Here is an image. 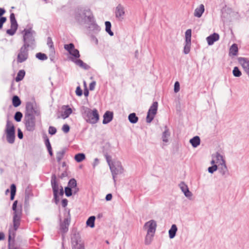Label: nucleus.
<instances>
[{"label": "nucleus", "mask_w": 249, "mask_h": 249, "mask_svg": "<svg viewBox=\"0 0 249 249\" xmlns=\"http://www.w3.org/2000/svg\"><path fill=\"white\" fill-rule=\"evenodd\" d=\"M48 132L49 134L51 135H53L56 133L57 129L55 127L50 126L49 127Z\"/></svg>", "instance_id": "obj_55"}, {"label": "nucleus", "mask_w": 249, "mask_h": 249, "mask_svg": "<svg viewBox=\"0 0 249 249\" xmlns=\"http://www.w3.org/2000/svg\"><path fill=\"white\" fill-rule=\"evenodd\" d=\"M10 20L11 24L18 25L14 13H12L10 14Z\"/></svg>", "instance_id": "obj_50"}, {"label": "nucleus", "mask_w": 249, "mask_h": 249, "mask_svg": "<svg viewBox=\"0 0 249 249\" xmlns=\"http://www.w3.org/2000/svg\"><path fill=\"white\" fill-rule=\"evenodd\" d=\"M43 137L44 140L45 145L48 151L49 154L51 156H52L53 155V152L49 139L48 138L46 134H44Z\"/></svg>", "instance_id": "obj_21"}, {"label": "nucleus", "mask_w": 249, "mask_h": 249, "mask_svg": "<svg viewBox=\"0 0 249 249\" xmlns=\"http://www.w3.org/2000/svg\"><path fill=\"white\" fill-rule=\"evenodd\" d=\"M190 142L194 148L197 147L200 143V139L199 136H196L190 140Z\"/></svg>", "instance_id": "obj_26"}, {"label": "nucleus", "mask_w": 249, "mask_h": 249, "mask_svg": "<svg viewBox=\"0 0 249 249\" xmlns=\"http://www.w3.org/2000/svg\"><path fill=\"white\" fill-rule=\"evenodd\" d=\"M113 118V113L112 111H107L103 115V124H107L110 122Z\"/></svg>", "instance_id": "obj_18"}, {"label": "nucleus", "mask_w": 249, "mask_h": 249, "mask_svg": "<svg viewBox=\"0 0 249 249\" xmlns=\"http://www.w3.org/2000/svg\"><path fill=\"white\" fill-rule=\"evenodd\" d=\"M124 8L121 4H119L116 8L115 16L117 18H119L120 20L124 19Z\"/></svg>", "instance_id": "obj_15"}, {"label": "nucleus", "mask_w": 249, "mask_h": 249, "mask_svg": "<svg viewBox=\"0 0 249 249\" xmlns=\"http://www.w3.org/2000/svg\"><path fill=\"white\" fill-rule=\"evenodd\" d=\"M109 167L113 176L114 181L115 182L116 176L118 174H122L123 172V168L120 162H116L114 164H111V165H110Z\"/></svg>", "instance_id": "obj_10"}, {"label": "nucleus", "mask_w": 249, "mask_h": 249, "mask_svg": "<svg viewBox=\"0 0 249 249\" xmlns=\"http://www.w3.org/2000/svg\"><path fill=\"white\" fill-rule=\"evenodd\" d=\"M96 85V82L95 81H92L89 84V89L90 90H93L95 89V86Z\"/></svg>", "instance_id": "obj_62"}, {"label": "nucleus", "mask_w": 249, "mask_h": 249, "mask_svg": "<svg viewBox=\"0 0 249 249\" xmlns=\"http://www.w3.org/2000/svg\"><path fill=\"white\" fill-rule=\"evenodd\" d=\"M21 102L19 97L17 95H14L12 98V104L15 107H18L21 105Z\"/></svg>", "instance_id": "obj_30"}, {"label": "nucleus", "mask_w": 249, "mask_h": 249, "mask_svg": "<svg viewBox=\"0 0 249 249\" xmlns=\"http://www.w3.org/2000/svg\"><path fill=\"white\" fill-rule=\"evenodd\" d=\"M105 26H106V31L110 36H113L114 35L113 32L111 31V23L109 21H107L105 22Z\"/></svg>", "instance_id": "obj_36"}, {"label": "nucleus", "mask_w": 249, "mask_h": 249, "mask_svg": "<svg viewBox=\"0 0 249 249\" xmlns=\"http://www.w3.org/2000/svg\"><path fill=\"white\" fill-rule=\"evenodd\" d=\"M5 133L7 142L10 144L14 143L15 140V127L13 123L9 120L6 122Z\"/></svg>", "instance_id": "obj_5"}, {"label": "nucleus", "mask_w": 249, "mask_h": 249, "mask_svg": "<svg viewBox=\"0 0 249 249\" xmlns=\"http://www.w3.org/2000/svg\"><path fill=\"white\" fill-rule=\"evenodd\" d=\"M23 35V45L22 46L27 48H32L35 45V39L34 35L36 32L32 29V27L28 29H24L22 32Z\"/></svg>", "instance_id": "obj_4"}, {"label": "nucleus", "mask_w": 249, "mask_h": 249, "mask_svg": "<svg viewBox=\"0 0 249 249\" xmlns=\"http://www.w3.org/2000/svg\"><path fill=\"white\" fill-rule=\"evenodd\" d=\"M191 35H192V30L191 29H188L185 32V41L187 42V43L188 42H191Z\"/></svg>", "instance_id": "obj_40"}, {"label": "nucleus", "mask_w": 249, "mask_h": 249, "mask_svg": "<svg viewBox=\"0 0 249 249\" xmlns=\"http://www.w3.org/2000/svg\"><path fill=\"white\" fill-rule=\"evenodd\" d=\"M47 45H48L49 49L54 48L53 43L51 37H48L47 38Z\"/></svg>", "instance_id": "obj_58"}, {"label": "nucleus", "mask_w": 249, "mask_h": 249, "mask_svg": "<svg viewBox=\"0 0 249 249\" xmlns=\"http://www.w3.org/2000/svg\"><path fill=\"white\" fill-rule=\"evenodd\" d=\"M238 51L237 45L235 43L233 44L230 47L229 50V54L232 55H236Z\"/></svg>", "instance_id": "obj_29"}, {"label": "nucleus", "mask_w": 249, "mask_h": 249, "mask_svg": "<svg viewBox=\"0 0 249 249\" xmlns=\"http://www.w3.org/2000/svg\"><path fill=\"white\" fill-rule=\"evenodd\" d=\"M71 60L72 61L74 62L76 65L79 66L80 67L82 68V69L85 70H88L90 69V66L87 64L86 63H84L81 59H75L74 58H72Z\"/></svg>", "instance_id": "obj_20"}, {"label": "nucleus", "mask_w": 249, "mask_h": 249, "mask_svg": "<svg viewBox=\"0 0 249 249\" xmlns=\"http://www.w3.org/2000/svg\"><path fill=\"white\" fill-rule=\"evenodd\" d=\"M23 122L26 129L29 132H33L36 129L35 115L24 114Z\"/></svg>", "instance_id": "obj_6"}, {"label": "nucleus", "mask_w": 249, "mask_h": 249, "mask_svg": "<svg viewBox=\"0 0 249 249\" xmlns=\"http://www.w3.org/2000/svg\"><path fill=\"white\" fill-rule=\"evenodd\" d=\"M65 194L66 196L70 197L73 194L72 189L68 186L65 187Z\"/></svg>", "instance_id": "obj_47"}, {"label": "nucleus", "mask_w": 249, "mask_h": 249, "mask_svg": "<svg viewBox=\"0 0 249 249\" xmlns=\"http://www.w3.org/2000/svg\"><path fill=\"white\" fill-rule=\"evenodd\" d=\"M64 48L69 53L74 49V45L73 43H71L68 44H65L64 45Z\"/></svg>", "instance_id": "obj_49"}, {"label": "nucleus", "mask_w": 249, "mask_h": 249, "mask_svg": "<svg viewBox=\"0 0 249 249\" xmlns=\"http://www.w3.org/2000/svg\"><path fill=\"white\" fill-rule=\"evenodd\" d=\"M86 158V156L85 154L82 153H80L76 154L74 156V160L77 162H80L84 160Z\"/></svg>", "instance_id": "obj_37"}, {"label": "nucleus", "mask_w": 249, "mask_h": 249, "mask_svg": "<svg viewBox=\"0 0 249 249\" xmlns=\"http://www.w3.org/2000/svg\"><path fill=\"white\" fill-rule=\"evenodd\" d=\"M18 200H15L12 205V210L14 211L13 213V230L10 229L9 230L11 231V235H13L12 241L13 243L15 241L14 238L15 236V231L18 229L20 224V220L22 216V206L21 205L18 206Z\"/></svg>", "instance_id": "obj_1"}, {"label": "nucleus", "mask_w": 249, "mask_h": 249, "mask_svg": "<svg viewBox=\"0 0 249 249\" xmlns=\"http://www.w3.org/2000/svg\"><path fill=\"white\" fill-rule=\"evenodd\" d=\"M81 111L83 117L87 123L94 124L99 120V115L96 108H94L92 110L88 107L82 106Z\"/></svg>", "instance_id": "obj_3"}, {"label": "nucleus", "mask_w": 249, "mask_h": 249, "mask_svg": "<svg viewBox=\"0 0 249 249\" xmlns=\"http://www.w3.org/2000/svg\"><path fill=\"white\" fill-rule=\"evenodd\" d=\"M62 109L64 110L62 111L61 114V117L63 119H65L70 115L72 113V109L71 107H69L68 106H63Z\"/></svg>", "instance_id": "obj_22"}, {"label": "nucleus", "mask_w": 249, "mask_h": 249, "mask_svg": "<svg viewBox=\"0 0 249 249\" xmlns=\"http://www.w3.org/2000/svg\"><path fill=\"white\" fill-rule=\"evenodd\" d=\"M51 183L53 191L54 201L56 204H57L59 201L58 197V184L56 180V176L54 174L52 175Z\"/></svg>", "instance_id": "obj_7"}, {"label": "nucleus", "mask_w": 249, "mask_h": 249, "mask_svg": "<svg viewBox=\"0 0 249 249\" xmlns=\"http://www.w3.org/2000/svg\"><path fill=\"white\" fill-rule=\"evenodd\" d=\"M232 73L235 77H240L242 74L241 71L237 67H234Z\"/></svg>", "instance_id": "obj_48"}, {"label": "nucleus", "mask_w": 249, "mask_h": 249, "mask_svg": "<svg viewBox=\"0 0 249 249\" xmlns=\"http://www.w3.org/2000/svg\"><path fill=\"white\" fill-rule=\"evenodd\" d=\"M72 246H76V245H81L84 244L81 242V237L78 233H75L71 237Z\"/></svg>", "instance_id": "obj_16"}, {"label": "nucleus", "mask_w": 249, "mask_h": 249, "mask_svg": "<svg viewBox=\"0 0 249 249\" xmlns=\"http://www.w3.org/2000/svg\"><path fill=\"white\" fill-rule=\"evenodd\" d=\"M69 53L76 58H78L80 56L79 51L75 48Z\"/></svg>", "instance_id": "obj_52"}, {"label": "nucleus", "mask_w": 249, "mask_h": 249, "mask_svg": "<svg viewBox=\"0 0 249 249\" xmlns=\"http://www.w3.org/2000/svg\"><path fill=\"white\" fill-rule=\"evenodd\" d=\"M87 23H90L89 28L90 29V30L92 31L95 32H98L100 31L101 28L96 23L94 18V19H93V21H88Z\"/></svg>", "instance_id": "obj_23"}, {"label": "nucleus", "mask_w": 249, "mask_h": 249, "mask_svg": "<svg viewBox=\"0 0 249 249\" xmlns=\"http://www.w3.org/2000/svg\"><path fill=\"white\" fill-rule=\"evenodd\" d=\"M76 186H77V184L75 178H72L69 180L68 183V187L72 189L73 188L76 187Z\"/></svg>", "instance_id": "obj_43"}, {"label": "nucleus", "mask_w": 249, "mask_h": 249, "mask_svg": "<svg viewBox=\"0 0 249 249\" xmlns=\"http://www.w3.org/2000/svg\"><path fill=\"white\" fill-rule=\"evenodd\" d=\"M18 25L11 24L10 29H7L6 30V34L9 36H12L15 34L16 31L18 30Z\"/></svg>", "instance_id": "obj_28"}, {"label": "nucleus", "mask_w": 249, "mask_h": 249, "mask_svg": "<svg viewBox=\"0 0 249 249\" xmlns=\"http://www.w3.org/2000/svg\"><path fill=\"white\" fill-rule=\"evenodd\" d=\"M238 62L242 65L243 69L249 76V60L246 58L240 57L238 58Z\"/></svg>", "instance_id": "obj_14"}, {"label": "nucleus", "mask_w": 249, "mask_h": 249, "mask_svg": "<svg viewBox=\"0 0 249 249\" xmlns=\"http://www.w3.org/2000/svg\"><path fill=\"white\" fill-rule=\"evenodd\" d=\"M66 152L65 149H62L61 151H58L56 153V160L58 162H60L61 160L63 159L64 155Z\"/></svg>", "instance_id": "obj_39"}, {"label": "nucleus", "mask_w": 249, "mask_h": 249, "mask_svg": "<svg viewBox=\"0 0 249 249\" xmlns=\"http://www.w3.org/2000/svg\"><path fill=\"white\" fill-rule=\"evenodd\" d=\"M217 161H221V162H223V160H225L223 159V156L218 152H216L215 156Z\"/></svg>", "instance_id": "obj_56"}, {"label": "nucleus", "mask_w": 249, "mask_h": 249, "mask_svg": "<svg viewBox=\"0 0 249 249\" xmlns=\"http://www.w3.org/2000/svg\"><path fill=\"white\" fill-rule=\"evenodd\" d=\"M218 169V166L216 164H214L212 166H210L208 168V171L209 173L211 174L213 173L215 171H216Z\"/></svg>", "instance_id": "obj_53"}, {"label": "nucleus", "mask_w": 249, "mask_h": 249, "mask_svg": "<svg viewBox=\"0 0 249 249\" xmlns=\"http://www.w3.org/2000/svg\"><path fill=\"white\" fill-rule=\"evenodd\" d=\"M36 57L38 59L41 60V61H44L47 59L48 56L45 53H36Z\"/></svg>", "instance_id": "obj_42"}, {"label": "nucleus", "mask_w": 249, "mask_h": 249, "mask_svg": "<svg viewBox=\"0 0 249 249\" xmlns=\"http://www.w3.org/2000/svg\"><path fill=\"white\" fill-rule=\"evenodd\" d=\"M17 191L16 185L13 183L10 186V200H13L15 198Z\"/></svg>", "instance_id": "obj_32"}, {"label": "nucleus", "mask_w": 249, "mask_h": 249, "mask_svg": "<svg viewBox=\"0 0 249 249\" xmlns=\"http://www.w3.org/2000/svg\"><path fill=\"white\" fill-rule=\"evenodd\" d=\"M158 107V103L157 102H154L152 105V106L150 107L148 112L151 113V114L155 115L157 112Z\"/></svg>", "instance_id": "obj_27"}, {"label": "nucleus", "mask_w": 249, "mask_h": 249, "mask_svg": "<svg viewBox=\"0 0 249 249\" xmlns=\"http://www.w3.org/2000/svg\"><path fill=\"white\" fill-rule=\"evenodd\" d=\"M94 16L91 10L87 7H79L76 10L75 18L77 22L81 24L88 21H91L94 19Z\"/></svg>", "instance_id": "obj_2"}, {"label": "nucleus", "mask_w": 249, "mask_h": 249, "mask_svg": "<svg viewBox=\"0 0 249 249\" xmlns=\"http://www.w3.org/2000/svg\"><path fill=\"white\" fill-rule=\"evenodd\" d=\"M22 117L23 114L21 112L17 111L14 115V118L16 122H19L21 121Z\"/></svg>", "instance_id": "obj_44"}, {"label": "nucleus", "mask_w": 249, "mask_h": 249, "mask_svg": "<svg viewBox=\"0 0 249 249\" xmlns=\"http://www.w3.org/2000/svg\"><path fill=\"white\" fill-rule=\"evenodd\" d=\"M220 174L225 178L229 175V170L226 164L225 160H223V162H221L218 166V169Z\"/></svg>", "instance_id": "obj_13"}, {"label": "nucleus", "mask_w": 249, "mask_h": 249, "mask_svg": "<svg viewBox=\"0 0 249 249\" xmlns=\"http://www.w3.org/2000/svg\"><path fill=\"white\" fill-rule=\"evenodd\" d=\"M6 17H1L0 18V30H1L3 28V24L6 22Z\"/></svg>", "instance_id": "obj_60"}, {"label": "nucleus", "mask_w": 249, "mask_h": 249, "mask_svg": "<svg viewBox=\"0 0 249 249\" xmlns=\"http://www.w3.org/2000/svg\"><path fill=\"white\" fill-rule=\"evenodd\" d=\"M179 89H180L179 83L178 81H176L174 84V92L175 93H177L179 91Z\"/></svg>", "instance_id": "obj_61"}, {"label": "nucleus", "mask_w": 249, "mask_h": 249, "mask_svg": "<svg viewBox=\"0 0 249 249\" xmlns=\"http://www.w3.org/2000/svg\"><path fill=\"white\" fill-rule=\"evenodd\" d=\"M25 75V71L24 70H21L18 72L17 75L15 78L16 82L21 81Z\"/></svg>", "instance_id": "obj_34"}, {"label": "nucleus", "mask_w": 249, "mask_h": 249, "mask_svg": "<svg viewBox=\"0 0 249 249\" xmlns=\"http://www.w3.org/2000/svg\"><path fill=\"white\" fill-rule=\"evenodd\" d=\"M76 95L78 96H81L83 94V91L80 86H78L75 90Z\"/></svg>", "instance_id": "obj_57"}, {"label": "nucleus", "mask_w": 249, "mask_h": 249, "mask_svg": "<svg viewBox=\"0 0 249 249\" xmlns=\"http://www.w3.org/2000/svg\"><path fill=\"white\" fill-rule=\"evenodd\" d=\"M95 216H91L87 220L86 224L88 226H89L90 228H93L95 226Z\"/></svg>", "instance_id": "obj_35"}, {"label": "nucleus", "mask_w": 249, "mask_h": 249, "mask_svg": "<svg viewBox=\"0 0 249 249\" xmlns=\"http://www.w3.org/2000/svg\"><path fill=\"white\" fill-rule=\"evenodd\" d=\"M155 117V115L151 114L150 113L147 112L146 118V121L147 123H151L152 120L154 119Z\"/></svg>", "instance_id": "obj_54"}, {"label": "nucleus", "mask_w": 249, "mask_h": 249, "mask_svg": "<svg viewBox=\"0 0 249 249\" xmlns=\"http://www.w3.org/2000/svg\"><path fill=\"white\" fill-rule=\"evenodd\" d=\"M36 105V102L35 101L27 102L25 107V114H29L30 115L39 116L40 115V111L35 107Z\"/></svg>", "instance_id": "obj_8"}, {"label": "nucleus", "mask_w": 249, "mask_h": 249, "mask_svg": "<svg viewBox=\"0 0 249 249\" xmlns=\"http://www.w3.org/2000/svg\"><path fill=\"white\" fill-rule=\"evenodd\" d=\"M219 39V35L216 33H214L206 38L209 45H212L214 42L218 40Z\"/></svg>", "instance_id": "obj_19"}, {"label": "nucleus", "mask_w": 249, "mask_h": 249, "mask_svg": "<svg viewBox=\"0 0 249 249\" xmlns=\"http://www.w3.org/2000/svg\"><path fill=\"white\" fill-rule=\"evenodd\" d=\"M170 133L167 126H165V130L162 133V140L163 142H167L168 141V138L170 136Z\"/></svg>", "instance_id": "obj_31"}, {"label": "nucleus", "mask_w": 249, "mask_h": 249, "mask_svg": "<svg viewBox=\"0 0 249 249\" xmlns=\"http://www.w3.org/2000/svg\"><path fill=\"white\" fill-rule=\"evenodd\" d=\"M185 42V44L183 49V53L184 54H187L189 53L190 51L191 42H188V43H187V42Z\"/></svg>", "instance_id": "obj_46"}, {"label": "nucleus", "mask_w": 249, "mask_h": 249, "mask_svg": "<svg viewBox=\"0 0 249 249\" xmlns=\"http://www.w3.org/2000/svg\"><path fill=\"white\" fill-rule=\"evenodd\" d=\"M62 130L64 133H67L70 131V127L68 124H65L63 125Z\"/></svg>", "instance_id": "obj_59"}, {"label": "nucleus", "mask_w": 249, "mask_h": 249, "mask_svg": "<svg viewBox=\"0 0 249 249\" xmlns=\"http://www.w3.org/2000/svg\"><path fill=\"white\" fill-rule=\"evenodd\" d=\"M178 231V228L176 224H173L171 226V228L169 230V237L170 239L174 238L176 235L177 231Z\"/></svg>", "instance_id": "obj_25"}, {"label": "nucleus", "mask_w": 249, "mask_h": 249, "mask_svg": "<svg viewBox=\"0 0 249 249\" xmlns=\"http://www.w3.org/2000/svg\"><path fill=\"white\" fill-rule=\"evenodd\" d=\"M179 186L186 197H189L192 196V193L189 191L187 185L184 182H181L179 184Z\"/></svg>", "instance_id": "obj_17"}, {"label": "nucleus", "mask_w": 249, "mask_h": 249, "mask_svg": "<svg viewBox=\"0 0 249 249\" xmlns=\"http://www.w3.org/2000/svg\"><path fill=\"white\" fill-rule=\"evenodd\" d=\"M60 231L63 233H66L69 230V227L71 222V216L70 212H68V216L65 218L63 221L60 218Z\"/></svg>", "instance_id": "obj_11"}, {"label": "nucleus", "mask_w": 249, "mask_h": 249, "mask_svg": "<svg viewBox=\"0 0 249 249\" xmlns=\"http://www.w3.org/2000/svg\"><path fill=\"white\" fill-rule=\"evenodd\" d=\"M205 10L204 6L203 4H200L198 7H197L194 12V16L197 18H200L202 16V14Z\"/></svg>", "instance_id": "obj_24"}, {"label": "nucleus", "mask_w": 249, "mask_h": 249, "mask_svg": "<svg viewBox=\"0 0 249 249\" xmlns=\"http://www.w3.org/2000/svg\"><path fill=\"white\" fill-rule=\"evenodd\" d=\"M147 227V232L148 234H154L157 227V223L154 220H150L146 222L144 225V228Z\"/></svg>", "instance_id": "obj_12"}, {"label": "nucleus", "mask_w": 249, "mask_h": 249, "mask_svg": "<svg viewBox=\"0 0 249 249\" xmlns=\"http://www.w3.org/2000/svg\"><path fill=\"white\" fill-rule=\"evenodd\" d=\"M128 119L131 124H136L138 121L139 118L135 113H131L128 115Z\"/></svg>", "instance_id": "obj_33"}, {"label": "nucleus", "mask_w": 249, "mask_h": 249, "mask_svg": "<svg viewBox=\"0 0 249 249\" xmlns=\"http://www.w3.org/2000/svg\"><path fill=\"white\" fill-rule=\"evenodd\" d=\"M154 235V234H148L147 232L144 239V244L146 245H150L152 241Z\"/></svg>", "instance_id": "obj_41"}, {"label": "nucleus", "mask_w": 249, "mask_h": 249, "mask_svg": "<svg viewBox=\"0 0 249 249\" xmlns=\"http://www.w3.org/2000/svg\"><path fill=\"white\" fill-rule=\"evenodd\" d=\"M72 249H85L84 244L81 245H76L72 246Z\"/></svg>", "instance_id": "obj_63"}, {"label": "nucleus", "mask_w": 249, "mask_h": 249, "mask_svg": "<svg viewBox=\"0 0 249 249\" xmlns=\"http://www.w3.org/2000/svg\"><path fill=\"white\" fill-rule=\"evenodd\" d=\"M12 235L11 230L9 231L8 235V249H18L17 247H14V245L11 244Z\"/></svg>", "instance_id": "obj_45"}, {"label": "nucleus", "mask_w": 249, "mask_h": 249, "mask_svg": "<svg viewBox=\"0 0 249 249\" xmlns=\"http://www.w3.org/2000/svg\"><path fill=\"white\" fill-rule=\"evenodd\" d=\"M33 196V194L30 191L26 190L25 192V204L28 205L29 204V200L31 196Z\"/></svg>", "instance_id": "obj_38"}, {"label": "nucleus", "mask_w": 249, "mask_h": 249, "mask_svg": "<svg viewBox=\"0 0 249 249\" xmlns=\"http://www.w3.org/2000/svg\"><path fill=\"white\" fill-rule=\"evenodd\" d=\"M18 137L19 139H22L23 137V133L19 128L18 130Z\"/></svg>", "instance_id": "obj_64"}, {"label": "nucleus", "mask_w": 249, "mask_h": 249, "mask_svg": "<svg viewBox=\"0 0 249 249\" xmlns=\"http://www.w3.org/2000/svg\"><path fill=\"white\" fill-rule=\"evenodd\" d=\"M55 52L54 48L49 49V57L51 61H53L55 57Z\"/></svg>", "instance_id": "obj_51"}, {"label": "nucleus", "mask_w": 249, "mask_h": 249, "mask_svg": "<svg viewBox=\"0 0 249 249\" xmlns=\"http://www.w3.org/2000/svg\"><path fill=\"white\" fill-rule=\"evenodd\" d=\"M28 48L22 46L19 50L17 61L18 63L25 61L29 57Z\"/></svg>", "instance_id": "obj_9"}]
</instances>
